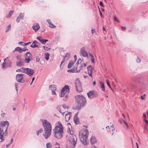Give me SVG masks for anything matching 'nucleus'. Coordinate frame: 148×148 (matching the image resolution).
I'll return each mask as SVG.
<instances>
[{
  "label": "nucleus",
  "instance_id": "1",
  "mask_svg": "<svg viewBox=\"0 0 148 148\" xmlns=\"http://www.w3.org/2000/svg\"><path fill=\"white\" fill-rule=\"evenodd\" d=\"M63 130L62 123L60 121H58L57 125L53 130L54 136L58 139H61L64 134Z\"/></svg>",
  "mask_w": 148,
  "mask_h": 148
},
{
  "label": "nucleus",
  "instance_id": "2",
  "mask_svg": "<svg viewBox=\"0 0 148 148\" xmlns=\"http://www.w3.org/2000/svg\"><path fill=\"white\" fill-rule=\"evenodd\" d=\"M42 122L44 129V133L43 135L45 138L47 139L51 135V125L50 123L46 120H43Z\"/></svg>",
  "mask_w": 148,
  "mask_h": 148
},
{
  "label": "nucleus",
  "instance_id": "3",
  "mask_svg": "<svg viewBox=\"0 0 148 148\" xmlns=\"http://www.w3.org/2000/svg\"><path fill=\"white\" fill-rule=\"evenodd\" d=\"M76 103L78 104V106L76 108L78 110L81 109L85 106L86 101V98L82 95H77L75 97Z\"/></svg>",
  "mask_w": 148,
  "mask_h": 148
},
{
  "label": "nucleus",
  "instance_id": "4",
  "mask_svg": "<svg viewBox=\"0 0 148 148\" xmlns=\"http://www.w3.org/2000/svg\"><path fill=\"white\" fill-rule=\"evenodd\" d=\"M88 133L87 130L82 129L79 132V136L80 141L84 145H87L88 143V141L87 140Z\"/></svg>",
  "mask_w": 148,
  "mask_h": 148
},
{
  "label": "nucleus",
  "instance_id": "5",
  "mask_svg": "<svg viewBox=\"0 0 148 148\" xmlns=\"http://www.w3.org/2000/svg\"><path fill=\"white\" fill-rule=\"evenodd\" d=\"M71 134L68 138L69 143L66 147L67 148H74L75 147L77 142V137L75 135Z\"/></svg>",
  "mask_w": 148,
  "mask_h": 148
},
{
  "label": "nucleus",
  "instance_id": "6",
  "mask_svg": "<svg viewBox=\"0 0 148 148\" xmlns=\"http://www.w3.org/2000/svg\"><path fill=\"white\" fill-rule=\"evenodd\" d=\"M69 92V87L68 85H65L61 89L60 96L61 97H65L63 99L64 101H66L68 97V95Z\"/></svg>",
  "mask_w": 148,
  "mask_h": 148
},
{
  "label": "nucleus",
  "instance_id": "7",
  "mask_svg": "<svg viewBox=\"0 0 148 148\" xmlns=\"http://www.w3.org/2000/svg\"><path fill=\"white\" fill-rule=\"evenodd\" d=\"M25 75L18 74L16 75V80L18 82L23 83L26 81L25 79Z\"/></svg>",
  "mask_w": 148,
  "mask_h": 148
},
{
  "label": "nucleus",
  "instance_id": "8",
  "mask_svg": "<svg viewBox=\"0 0 148 148\" xmlns=\"http://www.w3.org/2000/svg\"><path fill=\"white\" fill-rule=\"evenodd\" d=\"M16 57L17 60L16 63V65L19 67L23 66L25 64L24 60L21 58V56L19 55H17Z\"/></svg>",
  "mask_w": 148,
  "mask_h": 148
},
{
  "label": "nucleus",
  "instance_id": "9",
  "mask_svg": "<svg viewBox=\"0 0 148 148\" xmlns=\"http://www.w3.org/2000/svg\"><path fill=\"white\" fill-rule=\"evenodd\" d=\"M76 88L78 92H81L82 91L81 83L78 79H76L75 82Z\"/></svg>",
  "mask_w": 148,
  "mask_h": 148
},
{
  "label": "nucleus",
  "instance_id": "10",
  "mask_svg": "<svg viewBox=\"0 0 148 148\" xmlns=\"http://www.w3.org/2000/svg\"><path fill=\"white\" fill-rule=\"evenodd\" d=\"M9 123L8 121H2L0 122L1 127L3 128V130L5 131H7L8 127L9 126Z\"/></svg>",
  "mask_w": 148,
  "mask_h": 148
},
{
  "label": "nucleus",
  "instance_id": "11",
  "mask_svg": "<svg viewBox=\"0 0 148 148\" xmlns=\"http://www.w3.org/2000/svg\"><path fill=\"white\" fill-rule=\"evenodd\" d=\"M8 135L7 131L5 132V130H4L3 128L0 127V138L1 141L3 140L4 138L3 135L5 136H7Z\"/></svg>",
  "mask_w": 148,
  "mask_h": 148
},
{
  "label": "nucleus",
  "instance_id": "12",
  "mask_svg": "<svg viewBox=\"0 0 148 148\" xmlns=\"http://www.w3.org/2000/svg\"><path fill=\"white\" fill-rule=\"evenodd\" d=\"M34 73V70L32 69L28 68H24V73L26 74L29 76H32Z\"/></svg>",
  "mask_w": 148,
  "mask_h": 148
},
{
  "label": "nucleus",
  "instance_id": "13",
  "mask_svg": "<svg viewBox=\"0 0 148 148\" xmlns=\"http://www.w3.org/2000/svg\"><path fill=\"white\" fill-rule=\"evenodd\" d=\"M12 62L9 60H7L5 62H4L2 64V68L3 69L6 67H10L11 66Z\"/></svg>",
  "mask_w": 148,
  "mask_h": 148
},
{
  "label": "nucleus",
  "instance_id": "14",
  "mask_svg": "<svg viewBox=\"0 0 148 148\" xmlns=\"http://www.w3.org/2000/svg\"><path fill=\"white\" fill-rule=\"evenodd\" d=\"M80 54L84 57H87L88 56V54L84 47L81 49Z\"/></svg>",
  "mask_w": 148,
  "mask_h": 148
},
{
  "label": "nucleus",
  "instance_id": "15",
  "mask_svg": "<svg viewBox=\"0 0 148 148\" xmlns=\"http://www.w3.org/2000/svg\"><path fill=\"white\" fill-rule=\"evenodd\" d=\"M94 69V67L91 65L88 66H87V70L88 74L89 75L92 77V71Z\"/></svg>",
  "mask_w": 148,
  "mask_h": 148
},
{
  "label": "nucleus",
  "instance_id": "16",
  "mask_svg": "<svg viewBox=\"0 0 148 148\" xmlns=\"http://www.w3.org/2000/svg\"><path fill=\"white\" fill-rule=\"evenodd\" d=\"M25 56H26L25 61L27 63H29L30 60V58L31 57V54L29 52H27L25 54Z\"/></svg>",
  "mask_w": 148,
  "mask_h": 148
},
{
  "label": "nucleus",
  "instance_id": "17",
  "mask_svg": "<svg viewBox=\"0 0 148 148\" xmlns=\"http://www.w3.org/2000/svg\"><path fill=\"white\" fill-rule=\"evenodd\" d=\"M71 113V112H67V113L65 114V118L66 121H67L69 120Z\"/></svg>",
  "mask_w": 148,
  "mask_h": 148
},
{
  "label": "nucleus",
  "instance_id": "18",
  "mask_svg": "<svg viewBox=\"0 0 148 148\" xmlns=\"http://www.w3.org/2000/svg\"><path fill=\"white\" fill-rule=\"evenodd\" d=\"M69 56H70V55L69 53H67L66 54V55L65 56H64L63 57V60H62V61L61 62V64H60V67H61V65H62V64L63 63L64 61H65V58H66V59L67 60H68V59H69Z\"/></svg>",
  "mask_w": 148,
  "mask_h": 148
},
{
  "label": "nucleus",
  "instance_id": "19",
  "mask_svg": "<svg viewBox=\"0 0 148 148\" xmlns=\"http://www.w3.org/2000/svg\"><path fill=\"white\" fill-rule=\"evenodd\" d=\"M40 28V26L38 23H37L36 25H33L32 26V28L35 32L39 30Z\"/></svg>",
  "mask_w": 148,
  "mask_h": 148
},
{
  "label": "nucleus",
  "instance_id": "20",
  "mask_svg": "<svg viewBox=\"0 0 148 148\" xmlns=\"http://www.w3.org/2000/svg\"><path fill=\"white\" fill-rule=\"evenodd\" d=\"M90 143L92 144H94L97 142L96 138L94 136H92L90 139Z\"/></svg>",
  "mask_w": 148,
  "mask_h": 148
},
{
  "label": "nucleus",
  "instance_id": "21",
  "mask_svg": "<svg viewBox=\"0 0 148 148\" xmlns=\"http://www.w3.org/2000/svg\"><path fill=\"white\" fill-rule=\"evenodd\" d=\"M75 61H70L69 62L68 65V68L70 69L71 68Z\"/></svg>",
  "mask_w": 148,
  "mask_h": 148
},
{
  "label": "nucleus",
  "instance_id": "22",
  "mask_svg": "<svg viewBox=\"0 0 148 148\" xmlns=\"http://www.w3.org/2000/svg\"><path fill=\"white\" fill-rule=\"evenodd\" d=\"M73 120L76 124H77L79 123V119L77 117H74Z\"/></svg>",
  "mask_w": 148,
  "mask_h": 148
},
{
  "label": "nucleus",
  "instance_id": "23",
  "mask_svg": "<svg viewBox=\"0 0 148 148\" xmlns=\"http://www.w3.org/2000/svg\"><path fill=\"white\" fill-rule=\"evenodd\" d=\"M94 92L93 91H90L87 93V95L88 97L92 98V96L93 95Z\"/></svg>",
  "mask_w": 148,
  "mask_h": 148
},
{
  "label": "nucleus",
  "instance_id": "24",
  "mask_svg": "<svg viewBox=\"0 0 148 148\" xmlns=\"http://www.w3.org/2000/svg\"><path fill=\"white\" fill-rule=\"evenodd\" d=\"M18 51L20 53L22 52V49L19 47H17L15 48L14 51Z\"/></svg>",
  "mask_w": 148,
  "mask_h": 148
},
{
  "label": "nucleus",
  "instance_id": "25",
  "mask_svg": "<svg viewBox=\"0 0 148 148\" xmlns=\"http://www.w3.org/2000/svg\"><path fill=\"white\" fill-rule=\"evenodd\" d=\"M24 68L23 67L19 69H17L16 71L17 72L24 73Z\"/></svg>",
  "mask_w": 148,
  "mask_h": 148
},
{
  "label": "nucleus",
  "instance_id": "26",
  "mask_svg": "<svg viewBox=\"0 0 148 148\" xmlns=\"http://www.w3.org/2000/svg\"><path fill=\"white\" fill-rule=\"evenodd\" d=\"M100 83L101 85V88H102V90L103 91H104L105 90V88L104 84L101 82H100Z\"/></svg>",
  "mask_w": 148,
  "mask_h": 148
},
{
  "label": "nucleus",
  "instance_id": "27",
  "mask_svg": "<svg viewBox=\"0 0 148 148\" xmlns=\"http://www.w3.org/2000/svg\"><path fill=\"white\" fill-rule=\"evenodd\" d=\"M48 41V40L46 39H42L40 41V42L43 45H45V44L46 42Z\"/></svg>",
  "mask_w": 148,
  "mask_h": 148
},
{
  "label": "nucleus",
  "instance_id": "28",
  "mask_svg": "<svg viewBox=\"0 0 148 148\" xmlns=\"http://www.w3.org/2000/svg\"><path fill=\"white\" fill-rule=\"evenodd\" d=\"M75 71V69L74 68H72L71 69L68 70L67 71L70 73H74L77 72V71Z\"/></svg>",
  "mask_w": 148,
  "mask_h": 148
},
{
  "label": "nucleus",
  "instance_id": "29",
  "mask_svg": "<svg viewBox=\"0 0 148 148\" xmlns=\"http://www.w3.org/2000/svg\"><path fill=\"white\" fill-rule=\"evenodd\" d=\"M46 145L47 148H52V145L50 142L47 143Z\"/></svg>",
  "mask_w": 148,
  "mask_h": 148
},
{
  "label": "nucleus",
  "instance_id": "30",
  "mask_svg": "<svg viewBox=\"0 0 148 148\" xmlns=\"http://www.w3.org/2000/svg\"><path fill=\"white\" fill-rule=\"evenodd\" d=\"M45 58L47 60H48L49 59V54L48 53H45Z\"/></svg>",
  "mask_w": 148,
  "mask_h": 148
},
{
  "label": "nucleus",
  "instance_id": "31",
  "mask_svg": "<svg viewBox=\"0 0 148 148\" xmlns=\"http://www.w3.org/2000/svg\"><path fill=\"white\" fill-rule=\"evenodd\" d=\"M24 16V14L22 13H21L19 14V16H18L20 19H23V18Z\"/></svg>",
  "mask_w": 148,
  "mask_h": 148
},
{
  "label": "nucleus",
  "instance_id": "32",
  "mask_svg": "<svg viewBox=\"0 0 148 148\" xmlns=\"http://www.w3.org/2000/svg\"><path fill=\"white\" fill-rule=\"evenodd\" d=\"M14 11L11 10L10 11L9 13L7 15L6 17L7 18H9L10 17V16L13 14V13Z\"/></svg>",
  "mask_w": 148,
  "mask_h": 148
},
{
  "label": "nucleus",
  "instance_id": "33",
  "mask_svg": "<svg viewBox=\"0 0 148 148\" xmlns=\"http://www.w3.org/2000/svg\"><path fill=\"white\" fill-rule=\"evenodd\" d=\"M80 64H81V66H80V69L79 70H78L77 71V72H79L80 71V69H82V68L83 67L84 65H83V61H81V62H80Z\"/></svg>",
  "mask_w": 148,
  "mask_h": 148
},
{
  "label": "nucleus",
  "instance_id": "34",
  "mask_svg": "<svg viewBox=\"0 0 148 148\" xmlns=\"http://www.w3.org/2000/svg\"><path fill=\"white\" fill-rule=\"evenodd\" d=\"M30 47L32 48L38 47V45L36 44H33V43L32 44L30 45Z\"/></svg>",
  "mask_w": 148,
  "mask_h": 148
},
{
  "label": "nucleus",
  "instance_id": "35",
  "mask_svg": "<svg viewBox=\"0 0 148 148\" xmlns=\"http://www.w3.org/2000/svg\"><path fill=\"white\" fill-rule=\"evenodd\" d=\"M49 88H53L54 90H56V87L55 85H51L49 86Z\"/></svg>",
  "mask_w": 148,
  "mask_h": 148
},
{
  "label": "nucleus",
  "instance_id": "36",
  "mask_svg": "<svg viewBox=\"0 0 148 148\" xmlns=\"http://www.w3.org/2000/svg\"><path fill=\"white\" fill-rule=\"evenodd\" d=\"M15 89L16 91L17 92H18V84L17 83H16L15 84Z\"/></svg>",
  "mask_w": 148,
  "mask_h": 148
},
{
  "label": "nucleus",
  "instance_id": "37",
  "mask_svg": "<svg viewBox=\"0 0 148 148\" xmlns=\"http://www.w3.org/2000/svg\"><path fill=\"white\" fill-rule=\"evenodd\" d=\"M49 27L51 28H54L56 27V26L52 23L49 25Z\"/></svg>",
  "mask_w": 148,
  "mask_h": 148
},
{
  "label": "nucleus",
  "instance_id": "38",
  "mask_svg": "<svg viewBox=\"0 0 148 148\" xmlns=\"http://www.w3.org/2000/svg\"><path fill=\"white\" fill-rule=\"evenodd\" d=\"M107 84L108 86L112 90L111 86H110V84L109 83V81L108 79H107L106 80Z\"/></svg>",
  "mask_w": 148,
  "mask_h": 148
},
{
  "label": "nucleus",
  "instance_id": "39",
  "mask_svg": "<svg viewBox=\"0 0 148 148\" xmlns=\"http://www.w3.org/2000/svg\"><path fill=\"white\" fill-rule=\"evenodd\" d=\"M60 113H61V111L60 110V106H58L56 108Z\"/></svg>",
  "mask_w": 148,
  "mask_h": 148
},
{
  "label": "nucleus",
  "instance_id": "40",
  "mask_svg": "<svg viewBox=\"0 0 148 148\" xmlns=\"http://www.w3.org/2000/svg\"><path fill=\"white\" fill-rule=\"evenodd\" d=\"M122 121L124 123V124L126 125L127 127L128 128V126L126 121L125 120L123 119L122 120Z\"/></svg>",
  "mask_w": 148,
  "mask_h": 148
},
{
  "label": "nucleus",
  "instance_id": "41",
  "mask_svg": "<svg viewBox=\"0 0 148 148\" xmlns=\"http://www.w3.org/2000/svg\"><path fill=\"white\" fill-rule=\"evenodd\" d=\"M28 49L26 48V47H25L23 48L22 49V52L23 51H28Z\"/></svg>",
  "mask_w": 148,
  "mask_h": 148
},
{
  "label": "nucleus",
  "instance_id": "42",
  "mask_svg": "<svg viewBox=\"0 0 148 148\" xmlns=\"http://www.w3.org/2000/svg\"><path fill=\"white\" fill-rule=\"evenodd\" d=\"M11 28V25H9L7 27V28H8L7 29V30L5 32H7V31L9 29H10Z\"/></svg>",
  "mask_w": 148,
  "mask_h": 148
},
{
  "label": "nucleus",
  "instance_id": "43",
  "mask_svg": "<svg viewBox=\"0 0 148 148\" xmlns=\"http://www.w3.org/2000/svg\"><path fill=\"white\" fill-rule=\"evenodd\" d=\"M140 59L138 58H137L136 59V62L137 63H139L140 62Z\"/></svg>",
  "mask_w": 148,
  "mask_h": 148
},
{
  "label": "nucleus",
  "instance_id": "44",
  "mask_svg": "<svg viewBox=\"0 0 148 148\" xmlns=\"http://www.w3.org/2000/svg\"><path fill=\"white\" fill-rule=\"evenodd\" d=\"M62 107L64 109H68V107H67L66 105L65 104H63L62 105Z\"/></svg>",
  "mask_w": 148,
  "mask_h": 148
},
{
  "label": "nucleus",
  "instance_id": "45",
  "mask_svg": "<svg viewBox=\"0 0 148 148\" xmlns=\"http://www.w3.org/2000/svg\"><path fill=\"white\" fill-rule=\"evenodd\" d=\"M81 61H83V60H82L80 58H79L78 60L77 61V62L76 63V64H77V65H78L79 64V61L81 62Z\"/></svg>",
  "mask_w": 148,
  "mask_h": 148
},
{
  "label": "nucleus",
  "instance_id": "46",
  "mask_svg": "<svg viewBox=\"0 0 148 148\" xmlns=\"http://www.w3.org/2000/svg\"><path fill=\"white\" fill-rule=\"evenodd\" d=\"M31 42H29L27 43H24V44H23V46H26L28 45L29 44H31Z\"/></svg>",
  "mask_w": 148,
  "mask_h": 148
},
{
  "label": "nucleus",
  "instance_id": "47",
  "mask_svg": "<svg viewBox=\"0 0 148 148\" xmlns=\"http://www.w3.org/2000/svg\"><path fill=\"white\" fill-rule=\"evenodd\" d=\"M41 38V36H38L36 38V39H38V40L40 42V41H41V40L42 39Z\"/></svg>",
  "mask_w": 148,
  "mask_h": 148
},
{
  "label": "nucleus",
  "instance_id": "48",
  "mask_svg": "<svg viewBox=\"0 0 148 148\" xmlns=\"http://www.w3.org/2000/svg\"><path fill=\"white\" fill-rule=\"evenodd\" d=\"M46 21L50 25L51 23V22L50 20L49 19H47L46 20Z\"/></svg>",
  "mask_w": 148,
  "mask_h": 148
},
{
  "label": "nucleus",
  "instance_id": "49",
  "mask_svg": "<svg viewBox=\"0 0 148 148\" xmlns=\"http://www.w3.org/2000/svg\"><path fill=\"white\" fill-rule=\"evenodd\" d=\"M55 90H54V89L53 90H51L52 93V94L53 95H55L56 94V93L55 92Z\"/></svg>",
  "mask_w": 148,
  "mask_h": 148
},
{
  "label": "nucleus",
  "instance_id": "50",
  "mask_svg": "<svg viewBox=\"0 0 148 148\" xmlns=\"http://www.w3.org/2000/svg\"><path fill=\"white\" fill-rule=\"evenodd\" d=\"M21 19L20 18H19V17H17L16 20V22H17V23H18L20 21V19Z\"/></svg>",
  "mask_w": 148,
  "mask_h": 148
},
{
  "label": "nucleus",
  "instance_id": "51",
  "mask_svg": "<svg viewBox=\"0 0 148 148\" xmlns=\"http://www.w3.org/2000/svg\"><path fill=\"white\" fill-rule=\"evenodd\" d=\"M145 94H144L143 95H142L141 96V97L142 99H145Z\"/></svg>",
  "mask_w": 148,
  "mask_h": 148
},
{
  "label": "nucleus",
  "instance_id": "52",
  "mask_svg": "<svg viewBox=\"0 0 148 148\" xmlns=\"http://www.w3.org/2000/svg\"><path fill=\"white\" fill-rule=\"evenodd\" d=\"M43 131V130L42 129V128H41L40 129V130H38V132H39L40 133H41Z\"/></svg>",
  "mask_w": 148,
  "mask_h": 148
},
{
  "label": "nucleus",
  "instance_id": "53",
  "mask_svg": "<svg viewBox=\"0 0 148 148\" xmlns=\"http://www.w3.org/2000/svg\"><path fill=\"white\" fill-rule=\"evenodd\" d=\"M91 60L92 61V62L93 63H95V61H94V57H93V58H91Z\"/></svg>",
  "mask_w": 148,
  "mask_h": 148
},
{
  "label": "nucleus",
  "instance_id": "54",
  "mask_svg": "<svg viewBox=\"0 0 148 148\" xmlns=\"http://www.w3.org/2000/svg\"><path fill=\"white\" fill-rule=\"evenodd\" d=\"M99 4L101 6H103V3L101 1H100L99 2Z\"/></svg>",
  "mask_w": 148,
  "mask_h": 148
},
{
  "label": "nucleus",
  "instance_id": "55",
  "mask_svg": "<svg viewBox=\"0 0 148 148\" xmlns=\"http://www.w3.org/2000/svg\"><path fill=\"white\" fill-rule=\"evenodd\" d=\"M121 28L122 30L124 31L125 29V27L123 26L121 27Z\"/></svg>",
  "mask_w": 148,
  "mask_h": 148
},
{
  "label": "nucleus",
  "instance_id": "56",
  "mask_svg": "<svg viewBox=\"0 0 148 148\" xmlns=\"http://www.w3.org/2000/svg\"><path fill=\"white\" fill-rule=\"evenodd\" d=\"M5 115V113H3L1 114V116L2 117H4Z\"/></svg>",
  "mask_w": 148,
  "mask_h": 148
},
{
  "label": "nucleus",
  "instance_id": "57",
  "mask_svg": "<svg viewBox=\"0 0 148 148\" xmlns=\"http://www.w3.org/2000/svg\"><path fill=\"white\" fill-rule=\"evenodd\" d=\"M33 43L36 45L38 43V42L36 40H34L33 42Z\"/></svg>",
  "mask_w": 148,
  "mask_h": 148
},
{
  "label": "nucleus",
  "instance_id": "58",
  "mask_svg": "<svg viewBox=\"0 0 148 148\" xmlns=\"http://www.w3.org/2000/svg\"><path fill=\"white\" fill-rule=\"evenodd\" d=\"M74 58L75 59L74 61H75L77 60V56L76 55H75L74 56Z\"/></svg>",
  "mask_w": 148,
  "mask_h": 148
},
{
  "label": "nucleus",
  "instance_id": "59",
  "mask_svg": "<svg viewBox=\"0 0 148 148\" xmlns=\"http://www.w3.org/2000/svg\"><path fill=\"white\" fill-rule=\"evenodd\" d=\"M89 56H90V57H91V58L94 57L90 53H89Z\"/></svg>",
  "mask_w": 148,
  "mask_h": 148
},
{
  "label": "nucleus",
  "instance_id": "60",
  "mask_svg": "<svg viewBox=\"0 0 148 148\" xmlns=\"http://www.w3.org/2000/svg\"><path fill=\"white\" fill-rule=\"evenodd\" d=\"M144 121H145V123L147 124V125H148V121L146 119H144Z\"/></svg>",
  "mask_w": 148,
  "mask_h": 148
},
{
  "label": "nucleus",
  "instance_id": "61",
  "mask_svg": "<svg viewBox=\"0 0 148 148\" xmlns=\"http://www.w3.org/2000/svg\"><path fill=\"white\" fill-rule=\"evenodd\" d=\"M143 117L145 118H146V116L145 114L144 113L143 114Z\"/></svg>",
  "mask_w": 148,
  "mask_h": 148
},
{
  "label": "nucleus",
  "instance_id": "62",
  "mask_svg": "<svg viewBox=\"0 0 148 148\" xmlns=\"http://www.w3.org/2000/svg\"><path fill=\"white\" fill-rule=\"evenodd\" d=\"M114 20L115 21H116L117 20V18L116 16H114Z\"/></svg>",
  "mask_w": 148,
  "mask_h": 148
},
{
  "label": "nucleus",
  "instance_id": "63",
  "mask_svg": "<svg viewBox=\"0 0 148 148\" xmlns=\"http://www.w3.org/2000/svg\"><path fill=\"white\" fill-rule=\"evenodd\" d=\"M95 29H92L91 31H92V34H93V31H95Z\"/></svg>",
  "mask_w": 148,
  "mask_h": 148
},
{
  "label": "nucleus",
  "instance_id": "64",
  "mask_svg": "<svg viewBox=\"0 0 148 148\" xmlns=\"http://www.w3.org/2000/svg\"><path fill=\"white\" fill-rule=\"evenodd\" d=\"M78 113L77 112L75 114L74 117H77V115H78Z\"/></svg>",
  "mask_w": 148,
  "mask_h": 148
}]
</instances>
